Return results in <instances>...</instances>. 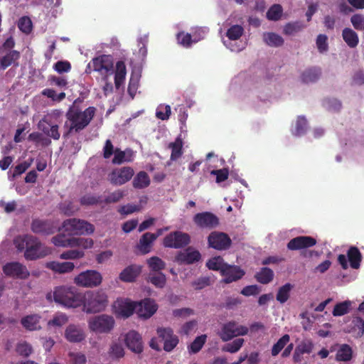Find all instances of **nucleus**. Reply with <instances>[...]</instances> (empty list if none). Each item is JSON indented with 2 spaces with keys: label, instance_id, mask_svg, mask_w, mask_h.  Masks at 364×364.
<instances>
[{
  "label": "nucleus",
  "instance_id": "f257e3e1",
  "mask_svg": "<svg viewBox=\"0 0 364 364\" xmlns=\"http://www.w3.org/2000/svg\"><path fill=\"white\" fill-rule=\"evenodd\" d=\"M46 298L50 302L55 301L66 308H77L83 302V294L74 287H56L53 291L46 294Z\"/></svg>",
  "mask_w": 364,
  "mask_h": 364
},
{
  "label": "nucleus",
  "instance_id": "f03ea898",
  "mask_svg": "<svg viewBox=\"0 0 364 364\" xmlns=\"http://www.w3.org/2000/svg\"><path fill=\"white\" fill-rule=\"evenodd\" d=\"M14 243L18 252L24 251L26 260H36L50 254V250L44 246L36 237L24 235L16 237Z\"/></svg>",
  "mask_w": 364,
  "mask_h": 364
},
{
  "label": "nucleus",
  "instance_id": "7ed1b4c3",
  "mask_svg": "<svg viewBox=\"0 0 364 364\" xmlns=\"http://www.w3.org/2000/svg\"><path fill=\"white\" fill-rule=\"evenodd\" d=\"M95 110L94 107H89L83 112L77 107H70L66 113V117L70 122V125L65 135L67 136L73 132L77 133L84 129L93 119Z\"/></svg>",
  "mask_w": 364,
  "mask_h": 364
},
{
  "label": "nucleus",
  "instance_id": "20e7f679",
  "mask_svg": "<svg viewBox=\"0 0 364 364\" xmlns=\"http://www.w3.org/2000/svg\"><path fill=\"white\" fill-rule=\"evenodd\" d=\"M108 304L107 296L102 290L90 291L83 294V311L87 314L103 311Z\"/></svg>",
  "mask_w": 364,
  "mask_h": 364
},
{
  "label": "nucleus",
  "instance_id": "39448f33",
  "mask_svg": "<svg viewBox=\"0 0 364 364\" xmlns=\"http://www.w3.org/2000/svg\"><path fill=\"white\" fill-rule=\"evenodd\" d=\"M62 230L69 235H90L95 231V227L89 222L77 219L70 218L63 221Z\"/></svg>",
  "mask_w": 364,
  "mask_h": 364
},
{
  "label": "nucleus",
  "instance_id": "423d86ee",
  "mask_svg": "<svg viewBox=\"0 0 364 364\" xmlns=\"http://www.w3.org/2000/svg\"><path fill=\"white\" fill-rule=\"evenodd\" d=\"M91 68L95 72L105 76L107 80V76L114 73V58L111 55H100L94 58L87 65L86 72L90 73Z\"/></svg>",
  "mask_w": 364,
  "mask_h": 364
},
{
  "label": "nucleus",
  "instance_id": "0eeeda50",
  "mask_svg": "<svg viewBox=\"0 0 364 364\" xmlns=\"http://www.w3.org/2000/svg\"><path fill=\"white\" fill-rule=\"evenodd\" d=\"M114 324L113 316L107 314L95 316L88 320L90 330L96 333H109L114 328Z\"/></svg>",
  "mask_w": 364,
  "mask_h": 364
},
{
  "label": "nucleus",
  "instance_id": "6e6552de",
  "mask_svg": "<svg viewBox=\"0 0 364 364\" xmlns=\"http://www.w3.org/2000/svg\"><path fill=\"white\" fill-rule=\"evenodd\" d=\"M248 331L247 326L239 325L236 321H231L222 326L218 336L223 342H228L235 337L247 335Z\"/></svg>",
  "mask_w": 364,
  "mask_h": 364
},
{
  "label": "nucleus",
  "instance_id": "1a4fd4ad",
  "mask_svg": "<svg viewBox=\"0 0 364 364\" xmlns=\"http://www.w3.org/2000/svg\"><path fill=\"white\" fill-rule=\"evenodd\" d=\"M102 282V274L96 270H86L80 273L74 279V283L82 287H98Z\"/></svg>",
  "mask_w": 364,
  "mask_h": 364
},
{
  "label": "nucleus",
  "instance_id": "9d476101",
  "mask_svg": "<svg viewBox=\"0 0 364 364\" xmlns=\"http://www.w3.org/2000/svg\"><path fill=\"white\" fill-rule=\"evenodd\" d=\"M191 242L190 235L181 231H174L168 234L163 240L165 247L179 249L187 246Z\"/></svg>",
  "mask_w": 364,
  "mask_h": 364
},
{
  "label": "nucleus",
  "instance_id": "9b49d317",
  "mask_svg": "<svg viewBox=\"0 0 364 364\" xmlns=\"http://www.w3.org/2000/svg\"><path fill=\"white\" fill-rule=\"evenodd\" d=\"M193 221L200 229L212 230L219 225L218 217L208 211L196 213L193 218Z\"/></svg>",
  "mask_w": 364,
  "mask_h": 364
},
{
  "label": "nucleus",
  "instance_id": "f8f14e48",
  "mask_svg": "<svg viewBox=\"0 0 364 364\" xmlns=\"http://www.w3.org/2000/svg\"><path fill=\"white\" fill-rule=\"evenodd\" d=\"M208 247L217 250H228L232 244L229 235L223 232L213 231L208 237Z\"/></svg>",
  "mask_w": 364,
  "mask_h": 364
},
{
  "label": "nucleus",
  "instance_id": "ddd939ff",
  "mask_svg": "<svg viewBox=\"0 0 364 364\" xmlns=\"http://www.w3.org/2000/svg\"><path fill=\"white\" fill-rule=\"evenodd\" d=\"M2 270L6 276L16 279H25L30 275L26 267L18 262L6 263Z\"/></svg>",
  "mask_w": 364,
  "mask_h": 364
},
{
  "label": "nucleus",
  "instance_id": "4468645a",
  "mask_svg": "<svg viewBox=\"0 0 364 364\" xmlns=\"http://www.w3.org/2000/svg\"><path fill=\"white\" fill-rule=\"evenodd\" d=\"M31 230L35 234L49 235L55 232L56 227L52 220L34 218L31 224Z\"/></svg>",
  "mask_w": 364,
  "mask_h": 364
},
{
  "label": "nucleus",
  "instance_id": "2eb2a0df",
  "mask_svg": "<svg viewBox=\"0 0 364 364\" xmlns=\"http://www.w3.org/2000/svg\"><path fill=\"white\" fill-rule=\"evenodd\" d=\"M157 334L164 342V350L166 352H171L178 343V338L171 328H159Z\"/></svg>",
  "mask_w": 364,
  "mask_h": 364
},
{
  "label": "nucleus",
  "instance_id": "dca6fc26",
  "mask_svg": "<svg viewBox=\"0 0 364 364\" xmlns=\"http://www.w3.org/2000/svg\"><path fill=\"white\" fill-rule=\"evenodd\" d=\"M134 176V170L129 167L117 168L109 175V180L112 184L121 186L129 181Z\"/></svg>",
  "mask_w": 364,
  "mask_h": 364
},
{
  "label": "nucleus",
  "instance_id": "f3484780",
  "mask_svg": "<svg viewBox=\"0 0 364 364\" xmlns=\"http://www.w3.org/2000/svg\"><path fill=\"white\" fill-rule=\"evenodd\" d=\"M114 306L117 313L124 318L129 317L134 312L136 314V302L128 299H117Z\"/></svg>",
  "mask_w": 364,
  "mask_h": 364
},
{
  "label": "nucleus",
  "instance_id": "a211bd4d",
  "mask_svg": "<svg viewBox=\"0 0 364 364\" xmlns=\"http://www.w3.org/2000/svg\"><path fill=\"white\" fill-rule=\"evenodd\" d=\"M136 314L140 318H149L157 310V305L155 301L151 299H145L139 302H136Z\"/></svg>",
  "mask_w": 364,
  "mask_h": 364
},
{
  "label": "nucleus",
  "instance_id": "6ab92c4d",
  "mask_svg": "<svg viewBox=\"0 0 364 364\" xmlns=\"http://www.w3.org/2000/svg\"><path fill=\"white\" fill-rule=\"evenodd\" d=\"M316 240L311 236H298L289 240L287 248L289 250H299L309 248L316 244Z\"/></svg>",
  "mask_w": 364,
  "mask_h": 364
},
{
  "label": "nucleus",
  "instance_id": "aec40b11",
  "mask_svg": "<svg viewBox=\"0 0 364 364\" xmlns=\"http://www.w3.org/2000/svg\"><path fill=\"white\" fill-rule=\"evenodd\" d=\"M124 342L127 347L136 353H140L143 350L142 340L140 334L136 331H129L124 336Z\"/></svg>",
  "mask_w": 364,
  "mask_h": 364
},
{
  "label": "nucleus",
  "instance_id": "412c9836",
  "mask_svg": "<svg viewBox=\"0 0 364 364\" xmlns=\"http://www.w3.org/2000/svg\"><path fill=\"white\" fill-rule=\"evenodd\" d=\"M245 274V271L240 267L227 264L225 269H223L222 275L224 277L223 282L229 284L240 279Z\"/></svg>",
  "mask_w": 364,
  "mask_h": 364
},
{
  "label": "nucleus",
  "instance_id": "4be33fe9",
  "mask_svg": "<svg viewBox=\"0 0 364 364\" xmlns=\"http://www.w3.org/2000/svg\"><path fill=\"white\" fill-rule=\"evenodd\" d=\"M65 338L70 343H80L85 340L86 335L79 326L70 324L65 331Z\"/></svg>",
  "mask_w": 364,
  "mask_h": 364
},
{
  "label": "nucleus",
  "instance_id": "5701e85b",
  "mask_svg": "<svg viewBox=\"0 0 364 364\" xmlns=\"http://www.w3.org/2000/svg\"><path fill=\"white\" fill-rule=\"evenodd\" d=\"M314 345L311 340L305 339L301 341L296 347L294 355L293 361L296 363L301 362L302 355L305 353L309 354L312 352Z\"/></svg>",
  "mask_w": 364,
  "mask_h": 364
},
{
  "label": "nucleus",
  "instance_id": "b1692460",
  "mask_svg": "<svg viewBox=\"0 0 364 364\" xmlns=\"http://www.w3.org/2000/svg\"><path fill=\"white\" fill-rule=\"evenodd\" d=\"M189 248L176 256V261L179 264H191L200 260L201 255L198 250L189 251Z\"/></svg>",
  "mask_w": 364,
  "mask_h": 364
},
{
  "label": "nucleus",
  "instance_id": "393cba45",
  "mask_svg": "<svg viewBox=\"0 0 364 364\" xmlns=\"http://www.w3.org/2000/svg\"><path fill=\"white\" fill-rule=\"evenodd\" d=\"M62 112L58 109L53 110L51 112L45 115L39 122L38 126L41 129L43 127H50L51 126H57L60 123Z\"/></svg>",
  "mask_w": 364,
  "mask_h": 364
},
{
  "label": "nucleus",
  "instance_id": "a878e982",
  "mask_svg": "<svg viewBox=\"0 0 364 364\" xmlns=\"http://www.w3.org/2000/svg\"><path fill=\"white\" fill-rule=\"evenodd\" d=\"M127 75V68L123 60H118L116 63L114 70V85L119 89L124 85Z\"/></svg>",
  "mask_w": 364,
  "mask_h": 364
},
{
  "label": "nucleus",
  "instance_id": "bb28decb",
  "mask_svg": "<svg viewBox=\"0 0 364 364\" xmlns=\"http://www.w3.org/2000/svg\"><path fill=\"white\" fill-rule=\"evenodd\" d=\"M46 267L55 272L64 274L72 272L75 268V264L71 262H59L52 261L47 262Z\"/></svg>",
  "mask_w": 364,
  "mask_h": 364
},
{
  "label": "nucleus",
  "instance_id": "cd10ccee",
  "mask_svg": "<svg viewBox=\"0 0 364 364\" xmlns=\"http://www.w3.org/2000/svg\"><path fill=\"white\" fill-rule=\"evenodd\" d=\"M154 241L155 240L151 237V232H145L139 239L136 245L137 249L142 255L148 254L151 252Z\"/></svg>",
  "mask_w": 364,
  "mask_h": 364
},
{
  "label": "nucleus",
  "instance_id": "c85d7f7f",
  "mask_svg": "<svg viewBox=\"0 0 364 364\" xmlns=\"http://www.w3.org/2000/svg\"><path fill=\"white\" fill-rule=\"evenodd\" d=\"M141 268L136 265H130L126 267L119 274V279L125 282H132L140 274Z\"/></svg>",
  "mask_w": 364,
  "mask_h": 364
},
{
  "label": "nucleus",
  "instance_id": "c756f323",
  "mask_svg": "<svg viewBox=\"0 0 364 364\" xmlns=\"http://www.w3.org/2000/svg\"><path fill=\"white\" fill-rule=\"evenodd\" d=\"M40 319L41 316L37 314L28 315L21 318V323L28 331H36L41 328Z\"/></svg>",
  "mask_w": 364,
  "mask_h": 364
},
{
  "label": "nucleus",
  "instance_id": "7c9ffc66",
  "mask_svg": "<svg viewBox=\"0 0 364 364\" xmlns=\"http://www.w3.org/2000/svg\"><path fill=\"white\" fill-rule=\"evenodd\" d=\"M347 257L351 268L357 269L360 267L362 255L357 247L351 246L347 252Z\"/></svg>",
  "mask_w": 364,
  "mask_h": 364
},
{
  "label": "nucleus",
  "instance_id": "2f4dec72",
  "mask_svg": "<svg viewBox=\"0 0 364 364\" xmlns=\"http://www.w3.org/2000/svg\"><path fill=\"white\" fill-rule=\"evenodd\" d=\"M151 183L148 173L141 171L136 173L132 181V186L136 189H144L147 188Z\"/></svg>",
  "mask_w": 364,
  "mask_h": 364
},
{
  "label": "nucleus",
  "instance_id": "473e14b6",
  "mask_svg": "<svg viewBox=\"0 0 364 364\" xmlns=\"http://www.w3.org/2000/svg\"><path fill=\"white\" fill-rule=\"evenodd\" d=\"M74 237L71 235H66L64 233H59L51 239L52 242L56 247H73Z\"/></svg>",
  "mask_w": 364,
  "mask_h": 364
},
{
  "label": "nucleus",
  "instance_id": "72a5a7b5",
  "mask_svg": "<svg viewBox=\"0 0 364 364\" xmlns=\"http://www.w3.org/2000/svg\"><path fill=\"white\" fill-rule=\"evenodd\" d=\"M352 348L348 344H341L336 354V360L339 362H348L352 359Z\"/></svg>",
  "mask_w": 364,
  "mask_h": 364
},
{
  "label": "nucleus",
  "instance_id": "f704fd0d",
  "mask_svg": "<svg viewBox=\"0 0 364 364\" xmlns=\"http://www.w3.org/2000/svg\"><path fill=\"white\" fill-rule=\"evenodd\" d=\"M20 53L16 50H9L1 58V69L5 70L20 58Z\"/></svg>",
  "mask_w": 364,
  "mask_h": 364
},
{
  "label": "nucleus",
  "instance_id": "c9c22d12",
  "mask_svg": "<svg viewBox=\"0 0 364 364\" xmlns=\"http://www.w3.org/2000/svg\"><path fill=\"white\" fill-rule=\"evenodd\" d=\"M342 36L344 41L350 48H355L358 46L359 39L357 33L349 28L343 30Z\"/></svg>",
  "mask_w": 364,
  "mask_h": 364
},
{
  "label": "nucleus",
  "instance_id": "e433bc0d",
  "mask_svg": "<svg viewBox=\"0 0 364 364\" xmlns=\"http://www.w3.org/2000/svg\"><path fill=\"white\" fill-rule=\"evenodd\" d=\"M321 75V70L317 68H311L304 71L301 79L304 83L314 82Z\"/></svg>",
  "mask_w": 364,
  "mask_h": 364
},
{
  "label": "nucleus",
  "instance_id": "4c0bfd02",
  "mask_svg": "<svg viewBox=\"0 0 364 364\" xmlns=\"http://www.w3.org/2000/svg\"><path fill=\"white\" fill-rule=\"evenodd\" d=\"M274 278V272L269 267H262L259 272L255 274V279L261 284H267L271 282Z\"/></svg>",
  "mask_w": 364,
  "mask_h": 364
},
{
  "label": "nucleus",
  "instance_id": "58836bf2",
  "mask_svg": "<svg viewBox=\"0 0 364 364\" xmlns=\"http://www.w3.org/2000/svg\"><path fill=\"white\" fill-rule=\"evenodd\" d=\"M263 40L268 46L273 47H279L284 43L282 37L272 32L264 33Z\"/></svg>",
  "mask_w": 364,
  "mask_h": 364
},
{
  "label": "nucleus",
  "instance_id": "ea45409f",
  "mask_svg": "<svg viewBox=\"0 0 364 364\" xmlns=\"http://www.w3.org/2000/svg\"><path fill=\"white\" fill-rule=\"evenodd\" d=\"M306 26L301 21L287 23L283 29V33L287 36H292L301 31Z\"/></svg>",
  "mask_w": 364,
  "mask_h": 364
},
{
  "label": "nucleus",
  "instance_id": "a19ab883",
  "mask_svg": "<svg viewBox=\"0 0 364 364\" xmlns=\"http://www.w3.org/2000/svg\"><path fill=\"white\" fill-rule=\"evenodd\" d=\"M351 325L350 332L356 338L362 337L364 334V320L360 317H355L352 320Z\"/></svg>",
  "mask_w": 364,
  "mask_h": 364
},
{
  "label": "nucleus",
  "instance_id": "79ce46f5",
  "mask_svg": "<svg viewBox=\"0 0 364 364\" xmlns=\"http://www.w3.org/2000/svg\"><path fill=\"white\" fill-rule=\"evenodd\" d=\"M293 289V285L290 283H287L279 288L276 295L277 300L280 304H284L288 301L290 297V292Z\"/></svg>",
  "mask_w": 364,
  "mask_h": 364
},
{
  "label": "nucleus",
  "instance_id": "37998d69",
  "mask_svg": "<svg viewBox=\"0 0 364 364\" xmlns=\"http://www.w3.org/2000/svg\"><path fill=\"white\" fill-rule=\"evenodd\" d=\"M228 264L224 262V260L222 257L217 256L214 257L206 262V267L211 270L214 271H220V273H223V269H225V267Z\"/></svg>",
  "mask_w": 364,
  "mask_h": 364
},
{
  "label": "nucleus",
  "instance_id": "c03bdc74",
  "mask_svg": "<svg viewBox=\"0 0 364 364\" xmlns=\"http://www.w3.org/2000/svg\"><path fill=\"white\" fill-rule=\"evenodd\" d=\"M109 356L113 360H119L124 356V349L120 343L113 342L108 350Z\"/></svg>",
  "mask_w": 364,
  "mask_h": 364
},
{
  "label": "nucleus",
  "instance_id": "a18cd8bd",
  "mask_svg": "<svg viewBox=\"0 0 364 364\" xmlns=\"http://www.w3.org/2000/svg\"><path fill=\"white\" fill-rule=\"evenodd\" d=\"M149 282H150L156 288L164 287L166 283V278L162 272L150 273L149 276Z\"/></svg>",
  "mask_w": 364,
  "mask_h": 364
},
{
  "label": "nucleus",
  "instance_id": "49530a36",
  "mask_svg": "<svg viewBox=\"0 0 364 364\" xmlns=\"http://www.w3.org/2000/svg\"><path fill=\"white\" fill-rule=\"evenodd\" d=\"M183 141L178 137L174 142L170 143L169 148L171 149L170 159H177L182 155Z\"/></svg>",
  "mask_w": 364,
  "mask_h": 364
},
{
  "label": "nucleus",
  "instance_id": "de8ad7c7",
  "mask_svg": "<svg viewBox=\"0 0 364 364\" xmlns=\"http://www.w3.org/2000/svg\"><path fill=\"white\" fill-rule=\"evenodd\" d=\"M16 352L19 355L27 358L32 353L33 348L28 342L21 341L16 344Z\"/></svg>",
  "mask_w": 364,
  "mask_h": 364
},
{
  "label": "nucleus",
  "instance_id": "09e8293b",
  "mask_svg": "<svg viewBox=\"0 0 364 364\" xmlns=\"http://www.w3.org/2000/svg\"><path fill=\"white\" fill-rule=\"evenodd\" d=\"M245 342L243 338H236L232 342L228 343L222 348L223 352L235 353L240 350Z\"/></svg>",
  "mask_w": 364,
  "mask_h": 364
},
{
  "label": "nucleus",
  "instance_id": "8fccbe9b",
  "mask_svg": "<svg viewBox=\"0 0 364 364\" xmlns=\"http://www.w3.org/2000/svg\"><path fill=\"white\" fill-rule=\"evenodd\" d=\"M126 195V191L118 189L106 196L103 202L106 204L115 203L120 201Z\"/></svg>",
  "mask_w": 364,
  "mask_h": 364
},
{
  "label": "nucleus",
  "instance_id": "3c124183",
  "mask_svg": "<svg viewBox=\"0 0 364 364\" xmlns=\"http://www.w3.org/2000/svg\"><path fill=\"white\" fill-rule=\"evenodd\" d=\"M350 306L351 302L350 301L338 303L335 305L332 314L334 316H343L349 312Z\"/></svg>",
  "mask_w": 364,
  "mask_h": 364
},
{
  "label": "nucleus",
  "instance_id": "603ef678",
  "mask_svg": "<svg viewBox=\"0 0 364 364\" xmlns=\"http://www.w3.org/2000/svg\"><path fill=\"white\" fill-rule=\"evenodd\" d=\"M290 340V336L288 334H285L282 336L276 343L274 344L272 348V355L276 356L282 350L287 346Z\"/></svg>",
  "mask_w": 364,
  "mask_h": 364
},
{
  "label": "nucleus",
  "instance_id": "864d4df0",
  "mask_svg": "<svg viewBox=\"0 0 364 364\" xmlns=\"http://www.w3.org/2000/svg\"><path fill=\"white\" fill-rule=\"evenodd\" d=\"M147 264L151 271L155 272H161L160 271L165 269V262L159 257L154 256L147 260Z\"/></svg>",
  "mask_w": 364,
  "mask_h": 364
},
{
  "label": "nucleus",
  "instance_id": "5fc2aeb1",
  "mask_svg": "<svg viewBox=\"0 0 364 364\" xmlns=\"http://www.w3.org/2000/svg\"><path fill=\"white\" fill-rule=\"evenodd\" d=\"M282 6L280 4H274L267 12V18L271 21H278L282 15Z\"/></svg>",
  "mask_w": 364,
  "mask_h": 364
},
{
  "label": "nucleus",
  "instance_id": "6e6d98bb",
  "mask_svg": "<svg viewBox=\"0 0 364 364\" xmlns=\"http://www.w3.org/2000/svg\"><path fill=\"white\" fill-rule=\"evenodd\" d=\"M244 33V28L240 25H233L228 29L226 36L232 41L239 39Z\"/></svg>",
  "mask_w": 364,
  "mask_h": 364
},
{
  "label": "nucleus",
  "instance_id": "4d7b16f0",
  "mask_svg": "<svg viewBox=\"0 0 364 364\" xmlns=\"http://www.w3.org/2000/svg\"><path fill=\"white\" fill-rule=\"evenodd\" d=\"M207 336L201 335L197 336L189 346V351L193 353L199 352L206 341Z\"/></svg>",
  "mask_w": 364,
  "mask_h": 364
},
{
  "label": "nucleus",
  "instance_id": "13d9d810",
  "mask_svg": "<svg viewBox=\"0 0 364 364\" xmlns=\"http://www.w3.org/2000/svg\"><path fill=\"white\" fill-rule=\"evenodd\" d=\"M307 129V121L304 117H298L296 122L295 130L294 134L296 136H301L306 133Z\"/></svg>",
  "mask_w": 364,
  "mask_h": 364
},
{
  "label": "nucleus",
  "instance_id": "bf43d9fd",
  "mask_svg": "<svg viewBox=\"0 0 364 364\" xmlns=\"http://www.w3.org/2000/svg\"><path fill=\"white\" fill-rule=\"evenodd\" d=\"M18 27L23 33L28 34L32 31V21L28 16H23L19 18Z\"/></svg>",
  "mask_w": 364,
  "mask_h": 364
},
{
  "label": "nucleus",
  "instance_id": "052dcab7",
  "mask_svg": "<svg viewBox=\"0 0 364 364\" xmlns=\"http://www.w3.org/2000/svg\"><path fill=\"white\" fill-rule=\"evenodd\" d=\"M68 321V317L65 314H59L49 320L48 322V326H55V327H61L65 325Z\"/></svg>",
  "mask_w": 364,
  "mask_h": 364
},
{
  "label": "nucleus",
  "instance_id": "680f3d73",
  "mask_svg": "<svg viewBox=\"0 0 364 364\" xmlns=\"http://www.w3.org/2000/svg\"><path fill=\"white\" fill-rule=\"evenodd\" d=\"M117 150H119V149L114 148L111 140L107 139L105 143L104 147L102 149L103 157L105 159H109L113 155H114V157H115Z\"/></svg>",
  "mask_w": 364,
  "mask_h": 364
},
{
  "label": "nucleus",
  "instance_id": "e2e57ef3",
  "mask_svg": "<svg viewBox=\"0 0 364 364\" xmlns=\"http://www.w3.org/2000/svg\"><path fill=\"white\" fill-rule=\"evenodd\" d=\"M85 253L82 250H69L63 252L60 257L63 259H75L83 257Z\"/></svg>",
  "mask_w": 364,
  "mask_h": 364
},
{
  "label": "nucleus",
  "instance_id": "0e129e2a",
  "mask_svg": "<svg viewBox=\"0 0 364 364\" xmlns=\"http://www.w3.org/2000/svg\"><path fill=\"white\" fill-rule=\"evenodd\" d=\"M141 209V206L140 205H134L128 203L127 205H122L119 207L118 209V212L121 215H129L135 212H139Z\"/></svg>",
  "mask_w": 364,
  "mask_h": 364
},
{
  "label": "nucleus",
  "instance_id": "69168bd1",
  "mask_svg": "<svg viewBox=\"0 0 364 364\" xmlns=\"http://www.w3.org/2000/svg\"><path fill=\"white\" fill-rule=\"evenodd\" d=\"M171 109L169 105H160L156 112V116L161 120H166L171 115Z\"/></svg>",
  "mask_w": 364,
  "mask_h": 364
},
{
  "label": "nucleus",
  "instance_id": "338daca9",
  "mask_svg": "<svg viewBox=\"0 0 364 364\" xmlns=\"http://www.w3.org/2000/svg\"><path fill=\"white\" fill-rule=\"evenodd\" d=\"M350 22L354 28L358 31H364V16L361 14H354L350 18Z\"/></svg>",
  "mask_w": 364,
  "mask_h": 364
},
{
  "label": "nucleus",
  "instance_id": "774afa93",
  "mask_svg": "<svg viewBox=\"0 0 364 364\" xmlns=\"http://www.w3.org/2000/svg\"><path fill=\"white\" fill-rule=\"evenodd\" d=\"M68 356L72 364H85L87 362L85 355L82 353L70 352Z\"/></svg>",
  "mask_w": 364,
  "mask_h": 364
}]
</instances>
